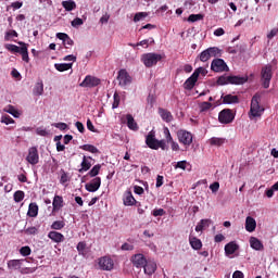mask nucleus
Here are the masks:
<instances>
[{"instance_id":"1","label":"nucleus","mask_w":278,"mask_h":278,"mask_svg":"<svg viewBox=\"0 0 278 278\" xmlns=\"http://www.w3.org/2000/svg\"><path fill=\"white\" fill-rule=\"evenodd\" d=\"M249 78L242 76H226L222 75L217 78V86H227L229 84L235 86H242V84H247Z\"/></svg>"},{"instance_id":"2","label":"nucleus","mask_w":278,"mask_h":278,"mask_svg":"<svg viewBox=\"0 0 278 278\" xmlns=\"http://www.w3.org/2000/svg\"><path fill=\"white\" fill-rule=\"evenodd\" d=\"M260 101H262V94L255 93L251 100L250 118H257L264 114V106L260 105Z\"/></svg>"},{"instance_id":"3","label":"nucleus","mask_w":278,"mask_h":278,"mask_svg":"<svg viewBox=\"0 0 278 278\" xmlns=\"http://www.w3.org/2000/svg\"><path fill=\"white\" fill-rule=\"evenodd\" d=\"M141 62L147 68H151L152 66H155L157 62H162V54L153 52L144 53L141 55Z\"/></svg>"},{"instance_id":"4","label":"nucleus","mask_w":278,"mask_h":278,"mask_svg":"<svg viewBox=\"0 0 278 278\" xmlns=\"http://www.w3.org/2000/svg\"><path fill=\"white\" fill-rule=\"evenodd\" d=\"M270 79H273V65H265L261 71V80L263 88H270Z\"/></svg>"},{"instance_id":"5","label":"nucleus","mask_w":278,"mask_h":278,"mask_svg":"<svg viewBox=\"0 0 278 278\" xmlns=\"http://www.w3.org/2000/svg\"><path fill=\"white\" fill-rule=\"evenodd\" d=\"M177 139L180 144H184L185 149H188L192 144L193 136L190 131L180 129L177 131Z\"/></svg>"},{"instance_id":"6","label":"nucleus","mask_w":278,"mask_h":278,"mask_svg":"<svg viewBox=\"0 0 278 278\" xmlns=\"http://www.w3.org/2000/svg\"><path fill=\"white\" fill-rule=\"evenodd\" d=\"M213 73H229V66L223 59H214L211 63Z\"/></svg>"},{"instance_id":"7","label":"nucleus","mask_w":278,"mask_h":278,"mask_svg":"<svg viewBox=\"0 0 278 278\" xmlns=\"http://www.w3.org/2000/svg\"><path fill=\"white\" fill-rule=\"evenodd\" d=\"M233 118H236V115H233L231 109H224L218 114V121L222 125H229V123H233Z\"/></svg>"},{"instance_id":"8","label":"nucleus","mask_w":278,"mask_h":278,"mask_svg":"<svg viewBox=\"0 0 278 278\" xmlns=\"http://www.w3.org/2000/svg\"><path fill=\"white\" fill-rule=\"evenodd\" d=\"M101 85V80L97 76L87 75L79 84L80 88H97Z\"/></svg>"},{"instance_id":"9","label":"nucleus","mask_w":278,"mask_h":278,"mask_svg":"<svg viewBox=\"0 0 278 278\" xmlns=\"http://www.w3.org/2000/svg\"><path fill=\"white\" fill-rule=\"evenodd\" d=\"M220 50L216 47L207 48L206 50L202 51L199 55L200 62H207L212 60V58H216Z\"/></svg>"},{"instance_id":"10","label":"nucleus","mask_w":278,"mask_h":278,"mask_svg":"<svg viewBox=\"0 0 278 278\" xmlns=\"http://www.w3.org/2000/svg\"><path fill=\"white\" fill-rule=\"evenodd\" d=\"M98 266L100 270H114V260L110 256H102L98 258Z\"/></svg>"},{"instance_id":"11","label":"nucleus","mask_w":278,"mask_h":278,"mask_svg":"<svg viewBox=\"0 0 278 278\" xmlns=\"http://www.w3.org/2000/svg\"><path fill=\"white\" fill-rule=\"evenodd\" d=\"M123 203L127 207H131L134 205H136L137 207H141V205H142L140 202L136 201V198H134L131 190H127L124 192Z\"/></svg>"},{"instance_id":"12","label":"nucleus","mask_w":278,"mask_h":278,"mask_svg":"<svg viewBox=\"0 0 278 278\" xmlns=\"http://www.w3.org/2000/svg\"><path fill=\"white\" fill-rule=\"evenodd\" d=\"M130 263L132 264L134 268H143L144 264H147V256L142 253L134 254L130 257Z\"/></svg>"},{"instance_id":"13","label":"nucleus","mask_w":278,"mask_h":278,"mask_svg":"<svg viewBox=\"0 0 278 278\" xmlns=\"http://www.w3.org/2000/svg\"><path fill=\"white\" fill-rule=\"evenodd\" d=\"M117 81L122 88H125L126 86H129L131 84V76H129L127 70H121L118 72Z\"/></svg>"},{"instance_id":"14","label":"nucleus","mask_w":278,"mask_h":278,"mask_svg":"<svg viewBox=\"0 0 278 278\" xmlns=\"http://www.w3.org/2000/svg\"><path fill=\"white\" fill-rule=\"evenodd\" d=\"M26 161L28 164H31L33 166H36L38 162H40V155L38 154V148L31 147L28 150V155L26 156Z\"/></svg>"},{"instance_id":"15","label":"nucleus","mask_w":278,"mask_h":278,"mask_svg":"<svg viewBox=\"0 0 278 278\" xmlns=\"http://www.w3.org/2000/svg\"><path fill=\"white\" fill-rule=\"evenodd\" d=\"M146 144L149 147V149H152L153 151H157V139L155 138V131H150L146 136Z\"/></svg>"},{"instance_id":"16","label":"nucleus","mask_w":278,"mask_h":278,"mask_svg":"<svg viewBox=\"0 0 278 278\" xmlns=\"http://www.w3.org/2000/svg\"><path fill=\"white\" fill-rule=\"evenodd\" d=\"M87 192H97L101 188V177L93 178L90 182L85 185Z\"/></svg>"},{"instance_id":"17","label":"nucleus","mask_w":278,"mask_h":278,"mask_svg":"<svg viewBox=\"0 0 278 278\" xmlns=\"http://www.w3.org/2000/svg\"><path fill=\"white\" fill-rule=\"evenodd\" d=\"M143 268L144 275H154L155 270H157V264L154 261L147 260Z\"/></svg>"},{"instance_id":"18","label":"nucleus","mask_w":278,"mask_h":278,"mask_svg":"<svg viewBox=\"0 0 278 278\" xmlns=\"http://www.w3.org/2000/svg\"><path fill=\"white\" fill-rule=\"evenodd\" d=\"M222 100L225 105H233L240 103V98L238 96H233L231 93L224 96L222 94Z\"/></svg>"},{"instance_id":"19","label":"nucleus","mask_w":278,"mask_h":278,"mask_svg":"<svg viewBox=\"0 0 278 278\" xmlns=\"http://www.w3.org/2000/svg\"><path fill=\"white\" fill-rule=\"evenodd\" d=\"M18 45L21 46V50L18 53H21L23 62L29 64V51L27 50V43L18 41Z\"/></svg>"},{"instance_id":"20","label":"nucleus","mask_w":278,"mask_h":278,"mask_svg":"<svg viewBox=\"0 0 278 278\" xmlns=\"http://www.w3.org/2000/svg\"><path fill=\"white\" fill-rule=\"evenodd\" d=\"M197 81H199V78L197 77V74H192L184 84L185 90H192L194 86H197Z\"/></svg>"},{"instance_id":"21","label":"nucleus","mask_w":278,"mask_h":278,"mask_svg":"<svg viewBox=\"0 0 278 278\" xmlns=\"http://www.w3.org/2000/svg\"><path fill=\"white\" fill-rule=\"evenodd\" d=\"M256 227H257V222H255V218L248 216L245 218V231H249V233H253Z\"/></svg>"},{"instance_id":"22","label":"nucleus","mask_w":278,"mask_h":278,"mask_svg":"<svg viewBox=\"0 0 278 278\" xmlns=\"http://www.w3.org/2000/svg\"><path fill=\"white\" fill-rule=\"evenodd\" d=\"M23 262H25V260H10L7 263V266L9 270H21Z\"/></svg>"},{"instance_id":"23","label":"nucleus","mask_w":278,"mask_h":278,"mask_svg":"<svg viewBox=\"0 0 278 278\" xmlns=\"http://www.w3.org/2000/svg\"><path fill=\"white\" fill-rule=\"evenodd\" d=\"M189 244L194 251H201L203 247V242H201V239L192 236L189 237Z\"/></svg>"},{"instance_id":"24","label":"nucleus","mask_w":278,"mask_h":278,"mask_svg":"<svg viewBox=\"0 0 278 278\" xmlns=\"http://www.w3.org/2000/svg\"><path fill=\"white\" fill-rule=\"evenodd\" d=\"M159 114L162 118V121H164L165 123H172L173 122V113H170L168 110L159 109Z\"/></svg>"},{"instance_id":"25","label":"nucleus","mask_w":278,"mask_h":278,"mask_svg":"<svg viewBox=\"0 0 278 278\" xmlns=\"http://www.w3.org/2000/svg\"><path fill=\"white\" fill-rule=\"evenodd\" d=\"M250 245L254 251H264V244L255 237L250 238Z\"/></svg>"},{"instance_id":"26","label":"nucleus","mask_w":278,"mask_h":278,"mask_svg":"<svg viewBox=\"0 0 278 278\" xmlns=\"http://www.w3.org/2000/svg\"><path fill=\"white\" fill-rule=\"evenodd\" d=\"M48 238H50V240L56 243L64 242V235H62V232L50 231L48 233Z\"/></svg>"},{"instance_id":"27","label":"nucleus","mask_w":278,"mask_h":278,"mask_svg":"<svg viewBox=\"0 0 278 278\" xmlns=\"http://www.w3.org/2000/svg\"><path fill=\"white\" fill-rule=\"evenodd\" d=\"M38 204L36 202H31L28 205L27 216H29V218H36V216H38Z\"/></svg>"},{"instance_id":"28","label":"nucleus","mask_w":278,"mask_h":278,"mask_svg":"<svg viewBox=\"0 0 278 278\" xmlns=\"http://www.w3.org/2000/svg\"><path fill=\"white\" fill-rule=\"evenodd\" d=\"M126 119L128 129H131V131H138V123H136L134 116L131 114H127Z\"/></svg>"},{"instance_id":"29","label":"nucleus","mask_w":278,"mask_h":278,"mask_svg":"<svg viewBox=\"0 0 278 278\" xmlns=\"http://www.w3.org/2000/svg\"><path fill=\"white\" fill-rule=\"evenodd\" d=\"M33 93L35 94V97H42V94L45 93V84H42V80L36 83L33 89Z\"/></svg>"},{"instance_id":"30","label":"nucleus","mask_w":278,"mask_h":278,"mask_svg":"<svg viewBox=\"0 0 278 278\" xmlns=\"http://www.w3.org/2000/svg\"><path fill=\"white\" fill-rule=\"evenodd\" d=\"M81 168L78 169V173H87L92 167V163L88 161V157L84 156L83 162L80 163Z\"/></svg>"},{"instance_id":"31","label":"nucleus","mask_w":278,"mask_h":278,"mask_svg":"<svg viewBox=\"0 0 278 278\" xmlns=\"http://www.w3.org/2000/svg\"><path fill=\"white\" fill-rule=\"evenodd\" d=\"M54 68H56L59 73H64V71H71V68H73V63H55Z\"/></svg>"},{"instance_id":"32","label":"nucleus","mask_w":278,"mask_h":278,"mask_svg":"<svg viewBox=\"0 0 278 278\" xmlns=\"http://www.w3.org/2000/svg\"><path fill=\"white\" fill-rule=\"evenodd\" d=\"M238 251V244L235 242H229L225 245V253L226 255H233Z\"/></svg>"},{"instance_id":"33","label":"nucleus","mask_w":278,"mask_h":278,"mask_svg":"<svg viewBox=\"0 0 278 278\" xmlns=\"http://www.w3.org/2000/svg\"><path fill=\"white\" fill-rule=\"evenodd\" d=\"M64 199L60 195H55L52 202L53 210H61V207H64Z\"/></svg>"},{"instance_id":"34","label":"nucleus","mask_w":278,"mask_h":278,"mask_svg":"<svg viewBox=\"0 0 278 278\" xmlns=\"http://www.w3.org/2000/svg\"><path fill=\"white\" fill-rule=\"evenodd\" d=\"M62 7L64 8V10H66V12H73V10L77 8V4L73 0H66L62 2Z\"/></svg>"},{"instance_id":"35","label":"nucleus","mask_w":278,"mask_h":278,"mask_svg":"<svg viewBox=\"0 0 278 278\" xmlns=\"http://www.w3.org/2000/svg\"><path fill=\"white\" fill-rule=\"evenodd\" d=\"M212 225V219H201L200 223L195 226V231H202L205 227Z\"/></svg>"},{"instance_id":"36","label":"nucleus","mask_w":278,"mask_h":278,"mask_svg":"<svg viewBox=\"0 0 278 278\" xmlns=\"http://www.w3.org/2000/svg\"><path fill=\"white\" fill-rule=\"evenodd\" d=\"M86 247H87L86 241L78 242V244L76 247V249L78 251V255H83V256L87 255L88 252L86 251Z\"/></svg>"},{"instance_id":"37","label":"nucleus","mask_w":278,"mask_h":278,"mask_svg":"<svg viewBox=\"0 0 278 278\" xmlns=\"http://www.w3.org/2000/svg\"><path fill=\"white\" fill-rule=\"evenodd\" d=\"M210 144L212 147H223V144H225V139L218 138V137H213L210 139Z\"/></svg>"},{"instance_id":"38","label":"nucleus","mask_w":278,"mask_h":278,"mask_svg":"<svg viewBox=\"0 0 278 278\" xmlns=\"http://www.w3.org/2000/svg\"><path fill=\"white\" fill-rule=\"evenodd\" d=\"M80 149L83 151H88L89 153H99V150L97 147L92 146V144H84L80 146Z\"/></svg>"},{"instance_id":"39","label":"nucleus","mask_w":278,"mask_h":278,"mask_svg":"<svg viewBox=\"0 0 278 278\" xmlns=\"http://www.w3.org/2000/svg\"><path fill=\"white\" fill-rule=\"evenodd\" d=\"M13 199L15 201V203H21V201H23V199H25V192L17 190L14 192L13 194Z\"/></svg>"},{"instance_id":"40","label":"nucleus","mask_w":278,"mask_h":278,"mask_svg":"<svg viewBox=\"0 0 278 278\" xmlns=\"http://www.w3.org/2000/svg\"><path fill=\"white\" fill-rule=\"evenodd\" d=\"M4 48L7 49V51H10L11 53H20L21 52V47L16 46V45L7 43L4 46Z\"/></svg>"},{"instance_id":"41","label":"nucleus","mask_w":278,"mask_h":278,"mask_svg":"<svg viewBox=\"0 0 278 278\" xmlns=\"http://www.w3.org/2000/svg\"><path fill=\"white\" fill-rule=\"evenodd\" d=\"M101 172V164L94 165L88 173L89 177H96Z\"/></svg>"},{"instance_id":"42","label":"nucleus","mask_w":278,"mask_h":278,"mask_svg":"<svg viewBox=\"0 0 278 278\" xmlns=\"http://www.w3.org/2000/svg\"><path fill=\"white\" fill-rule=\"evenodd\" d=\"M25 236H38V227L31 226L24 229Z\"/></svg>"},{"instance_id":"43","label":"nucleus","mask_w":278,"mask_h":278,"mask_svg":"<svg viewBox=\"0 0 278 278\" xmlns=\"http://www.w3.org/2000/svg\"><path fill=\"white\" fill-rule=\"evenodd\" d=\"M12 38H18V33H16L14 29L7 31L4 35V40L7 41L11 40Z\"/></svg>"},{"instance_id":"44","label":"nucleus","mask_w":278,"mask_h":278,"mask_svg":"<svg viewBox=\"0 0 278 278\" xmlns=\"http://www.w3.org/2000/svg\"><path fill=\"white\" fill-rule=\"evenodd\" d=\"M20 254L23 255V257H28V255H31V248H29V245L22 247Z\"/></svg>"},{"instance_id":"45","label":"nucleus","mask_w":278,"mask_h":278,"mask_svg":"<svg viewBox=\"0 0 278 278\" xmlns=\"http://www.w3.org/2000/svg\"><path fill=\"white\" fill-rule=\"evenodd\" d=\"M203 14H191L188 17L189 23H197V21H203Z\"/></svg>"},{"instance_id":"46","label":"nucleus","mask_w":278,"mask_h":278,"mask_svg":"<svg viewBox=\"0 0 278 278\" xmlns=\"http://www.w3.org/2000/svg\"><path fill=\"white\" fill-rule=\"evenodd\" d=\"M149 16V13L147 12H138L134 16L135 23H139V21H142V18H147Z\"/></svg>"},{"instance_id":"47","label":"nucleus","mask_w":278,"mask_h":278,"mask_svg":"<svg viewBox=\"0 0 278 278\" xmlns=\"http://www.w3.org/2000/svg\"><path fill=\"white\" fill-rule=\"evenodd\" d=\"M64 225H65L64 222L55 220L54 223H52L51 229H54V230L64 229Z\"/></svg>"},{"instance_id":"48","label":"nucleus","mask_w":278,"mask_h":278,"mask_svg":"<svg viewBox=\"0 0 278 278\" xmlns=\"http://www.w3.org/2000/svg\"><path fill=\"white\" fill-rule=\"evenodd\" d=\"M1 123L4 125H12L14 124V118H12L10 115H2Z\"/></svg>"},{"instance_id":"49","label":"nucleus","mask_w":278,"mask_h":278,"mask_svg":"<svg viewBox=\"0 0 278 278\" xmlns=\"http://www.w3.org/2000/svg\"><path fill=\"white\" fill-rule=\"evenodd\" d=\"M193 74L199 78V75H202V77H205L207 75V70L205 67H198Z\"/></svg>"},{"instance_id":"50","label":"nucleus","mask_w":278,"mask_h":278,"mask_svg":"<svg viewBox=\"0 0 278 278\" xmlns=\"http://www.w3.org/2000/svg\"><path fill=\"white\" fill-rule=\"evenodd\" d=\"M113 99H114V101H113L112 108H113V110H116V108H118V105H121V97L118 96L117 92H115L113 96Z\"/></svg>"},{"instance_id":"51","label":"nucleus","mask_w":278,"mask_h":278,"mask_svg":"<svg viewBox=\"0 0 278 278\" xmlns=\"http://www.w3.org/2000/svg\"><path fill=\"white\" fill-rule=\"evenodd\" d=\"M164 136H165V140L167 143H170L174 141L173 136L170 135V130L168 129V127L164 128Z\"/></svg>"},{"instance_id":"52","label":"nucleus","mask_w":278,"mask_h":278,"mask_svg":"<svg viewBox=\"0 0 278 278\" xmlns=\"http://www.w3.org/2000/svg\"><path fill=\"white\" fill-rule=\"evenodd\" d=\"M5 112H8V114H11L12 116H14V118H18L20 113L18 111H16V109H14V106L9 105V109L5 110Z\"/></svg>"},{"instance_id":"53","label":"nucleus","mask_w":278,"mask_h":278,"mask_svg":"<svg viewBox=\"0 0 278 278\" xmlns=\"http://www.w3.org/2000/svg\"><path fill=\"white\" fill-rule=\"evenodd\" d=\"M153 42H155L154 40H153V38H151L150 40L149 39H144V40H141L140 42H137L136 43V47H149V43H153Z\"/></svg>"},{"instance_id":"54","label":"nucleus","mask_w":278,"mask_h":278,"mask_svg":"<svg viewBox=\"0 0 278 278\" xmlns=\"http://www.w3.org/2000/svg\"><path fill=\"white\" fill-rule=\"evenodd\" d=\"M53 127H56V129H60L61 131H65V129H68V125L62 122L53 124Z\"/></svg>"},{"instance_id":"55","label":"nucleus","mask_w":278,"mask_h":278,"mask_svg":"<svg viewBox=\"0 0 278 278\" xmlns=\"http://www.w3.org/2000/svg\"><path fill=\"white\" fill-rule=\"evenodd\" d=\"M211 108H212V103L211 102H202L200 104L201 112H207V110H210Z\"/></svg>"},{"instance_id":"56","label":"nucleus","mask_w":278,"mask_h":278,"mask_svg":"<svg viewBox=\"0 0 278 278\" xmlns=\"http://www.w3.org/2000/svg\"><path fill=\"white\" fill-rule=\"evenodd\" d=\"M63 45L65 49H70V47H73V45H75V41H73V39H71L67 35V38H65V40L63 41Z\"/></svg>"},{"instance_id":"57","label":"nucleus","mask_w":278,"mask_h":278,"mask_svg":"<svg viewBox=\"0 0 278 278\" xmlns=\"http://www.w3.org/2000/svg\"><path fill=\"white\" fill-rule=\"evenodd\" d=\"M80 25H84V20L80 17H76L72 21V27H79Z\"/></svg>"},{"instance_id":"58","label":"nucleus","mask_w":278,"mask_h":278,"mask_svg":"<svg viewBox=\"0 0 278 278\" xmlns=\"http://www.w3.org/2000/svg\"><path fill=\"white\" fill-rule=\"evenodd\" d=\"M36 134H37V136H43V137L49 136V131H47V129H45L42 127H38L36 129Z\"/></svg>"},{"instance_id":"59","label":"nucleus","mask_w":278,"mask_h":278,"mask_svg":"<svg viewBox=\"0 0 278 278\" xmlns=\"http://www.w3.org/2000/svg\"><path fill=\"white\" fill-rule=\"evenodd\" d=\"M157 149H162V151H166V141L157 140L156 141V151H157Z\"/></svg>"},{"instance_id":"60","label":"nucleus","mask_w":278,"mask_h":278,"mask_svg":"<svg viewBox=\"0 0 278 278\" xmlns=\"http://www.w3.org/2000/svg\"><path fill=\"white\" fill-rule=\"evenodd\" d=\"M164 214H166V211H164V208H155L153 212H152V216H164Z\"/></svg>"},{"instance_id":"61","label":"nucleus","mask_w":278,"mask_h":278,"mask_svg":"<svg viewBox=\"0 0 278 278\" xmlns=\"http://www.w3.org/2000/svg\"><path fill=\"white\" fill-rule=\"evenodd\" d=\"M87 129H89V131H92L93 134H99V131L94 129V125L92 124V121H90V118L87 119Z\"/></svg>"},{"instance_id":"62","label":"nucleus","mask_w":278,"mask_h":278,"mask_svg":"<svg viewBox=\"0 0 278 278\" xmlns=\"http://www.w3.org/2000/svg\"><path fill=\"white\" fill-rule=\"evenodd\" d=\"M187 164H188L187 161L177 162V164L175 165V168H181V170H186Z\"/></svg>"},{"instance_id":"63","label":"nucleus","mask_w":278,"mask_h":278,"mask_svg":"<svg viewBox=\"0 0 278 278\" xmlns=\"http://www.w3.org/2000/svg\"><path fill=\"white\" fill-rule=\"evenodd\" d=\"M219 188H220L219 182H213L212 185H210V190H212V192H218Z\"/></svg>"},{"instance_id":"64","label":"nucleus","mask_w":278,"mask_h":278,"mask_svg":"<svg viewBox=\"0 0 278 278\" xmlns=\"http://www.w3.org/2000/svg\"><path fill=\"white\" fill-rule=\"evenodd\" d=\"M277 34H278V28H273V29L269 31V34L267 35V38H268L269 40H273V38H275V36H277Z\"/></svg>"}]
</instances>
